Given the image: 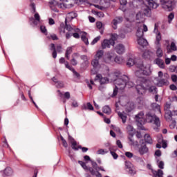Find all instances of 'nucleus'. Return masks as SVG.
<instances>
[{"mask_svg":"<svg viewBox=\"0 0 177 177\" xmlns=\"http://www.w3.org/2000/svg\"><path fill=\"white\" fill-rule=\"evenodd\" d=\"M150 82L147 80L145 82H141L136 86V89L138 95H145L146 91H148L149 93H153V95H157L158 91L156 86H150Z\"/></svg>","mask_w":177,"mask_h":177,"instance_id":"obj_1","label":"nucleus"},{"mask_svg":"<svg viewBox=\"0 0 177 177\" xmlns=\"http://www.w3.org/2000/svg\"><path fill=\"white\" fill-rule=\"evenodd\" d=\"M139 70L136 71V75L138 78V81L140 82H146L147 79L143 75L149 76L151 74V70L150 69V65L145 66L143 64H141L138 66Z\"/></svg>","mask_w":177,"mask_h":177,"instance_id":"obj_2","label":"nucleus"},{"mask_svg":"<svg viewBox=\"0 0 177 177\" xmlns=\"http://www.w3.org/2000/svg\"><path fill=\"white\" fill-rule=\"evenodd\" d=\"M111 77H113V79H110L111 81H113L115 85L116 86V88H119L120 91H122V89H125V87H127V82L129 80V77L124 75L121 76L120 77H118V73H114L111 75Z\"/></svg>","mask_w":177,"mask_h":177,"instance_id":"obj_3","label":"nucleus"},{"mask_svg":"<svg viewBox=\"0 0 177 177\" xmlns=\"http://www.w3.org/2000/svg\"><path fill=\"white\" fill-rule=\"evenodd\" d=\"M104 51L103 50H99L97 51L94 59L91 62V64L94 68H100V61L103 59Z\"/></svg>","mask_w":177,"mask_h":177,"instance_id":"obj_4","label":"nucleus"},{"mask_svg":"<svg viewBox=\"0 0 177 177\" xmlns=\"http://www.w3.org/2000/svg\"><path fill=\"white\" fill-rule=\"evenodd\" d=\"M146 1L147 2V5L149 6H147L144 9V15L148 17H150V16H151V9H157V8H158V4H157V3L154 2L153 0H146Z\"/></svg>","mask_w":177,"mask_h":177,"instance_id":"obj_5","label":"nucleus"},{"mask_svg":"<svg viewBox=\"0 0 177 177\" xmlns=\"http://www.w3.org/2000/svg\"><path fill=\"white\" fill-rule=\"evenodd\" d=\"M115 37H117V35H112V37L111 39H104L103 42L101 44V46L102 49H106V48H110V46H114L115 44Z\"/></svg>","mask_w":177,"mask_h":177,"instance_id":"obj_6","label":"nucleus"},{"mask_svg":"<svg viewBox=\"0 0 177 177\" xmlns=\"http://www.w3.org/2000/svg\"><path fill=\"white\" fill-rule=\"evenodd\" d=\"M162 8L167 12H172L174 10V1L168 0H160Z\"/></svg>","mask_w":177,"mask_h":177,"instance_id":"obj_7","label":"nucleus"},{"mask_svg":"<svg viewBox=\"0 0 177 177\" xmlns=\"http://www.w3.org/2000/svg\"><path fill=\"white\" fill-rule=\"evenodd\" d=\"M140 146L138 148V153H140V156H143L147 153H149V148L146 146V142H145V140H140Z\"/></svg>","mask_w":177,"mask_h":177,"instance_id":"obj_8","label":"nucleus"},{"mask_svg":"<svg viewBox=\"0 0 177 177\" xmlns=\"http://www.w3.org/2000/svg\"><path fill=\"white\" fill-rule=\"evenodd\" d=\"M123 21H124V17H116L114 19H113L112 27H113V30H117L118 24H121V22Z\"/></svg>","mask_w":177,"mask_h":177,"instance_id":"obj_9","label":"nucleus"},{"mask_svg":"<svg viewBox=\"0 0 177 177\" xmlns=\"http://www.w3.org/2000/svg\"><path fill=\"white\" fill-rule=\"evenodd\" d=\"M172 115H174L172 114V111H165V118L166 120V121H167L168 122H170V121H172V124H176V120H172Z\"/></svg>","mask_w":177,"mask_h":177,"instance_id":"obj_10","label":"nucleus"},{"mask_svg":"<svg viewBox=\"0 0 177 177\" xmlns=\"http://www.w3.org/2000/svg\"><path fill=\"white\" fill-rule=\"evenodd\" d=\"M95 81H97V80H100V85H104V84L109 83V78L107 77H102V75L98 74L95 77Z\"/></svg>","mask_w":177,"mask_h":177,"instance_id":"obj_11","label":"nucleus"},{"mask_svg":"<svg viewBox=\"0 0 177 177\" xmlns=\"http://www.w3.org/2000/svg\"><path fill=\"white\" fill-rule=\"evenodd\" d=\"M65 28L68 32H80V28H74L71 26V25L68 24V22L67 21V19H65Z\"/></svg>","mask_w":177,"mask_h":177,"instance_id":"obj_12","label":"nucleus"},{"mask_svg":"<svg viewBox=\"0 0 177 177\" xmlns=\"http://www.w3.org/2000/svg\"><path fill=\"white\" fill-rule=\"evenodd\" d=\"M115 49L118 55H122L125 52V46L121 44L116 45Z\"/></svg>","mask_w":177,"mask_h":177,"instance_id":"obj_13","label":"nucleus"},{"mask_svg":"<svg viewBox=\"0 0 177 177\" xmlns=\"http://www.w3.org/2000/svg\"><path fill=\"white\" fill-rule=\"evenodd\" d=\"M157 115L154 113H151V112H149L146 114V121L147 122L151 123L154 120V118H156Z\"/></svg>","mask_w":177,"mask_h":177,"instance_id":"obj_14","label":"nucleus"},{"mask_svg":"<svg viewBox=\"0 0 177 177\" xmlns=\"http://www.w3.org/2000/svg\"><path fill=\"white\" fill-rule=\"evenodd\" d=\"M12 175H13V169H12V168L8 167L4 169L3 174V177L12 176Z\"/></svg>","mask_w":177,"mask_h":177,"instance_id":"obj_15","label":"nucleus"},{"mask_svg":"<svg viewBox=\"0 0 177 177\" xmlns=\"http://www.w3.org/2000/svg\"><path fill=\"white\" fill-rule=\"evenodd\" d=\"M50 50H53L52 56L53 59H56V57H57V51H56V46H55V44L52 43L50 44Z\"/></svg>","mask_w":177,"mask_h":177,"instance_id":"obj_16","label":"nucleus"},{"mask_svg":"<svg viewBox=\"0 0 177 177\" xmlns=\"http://www.w3.org/2000/svg\"><path fill=\"white\" fill-rule=\"evenodd\" d=\"M137 41L138 44L142 48H145V46H147V45H149V42H147V40H146V39H144V37L138 39Z\"/></svg>","mask_w":177,"mask_h":177,"instance_id":"obj_17","label":"nucleus"},{"mask_svg":"<svg viewBox=\"0 0 177 177\" xmlns=\"http://www.w3.org/2000/svg\"><path fill=\"white\" fill-rule=\"evenodd\" d=\"M154 62L156 64L160 67V68H164V67H165V63L162 61V59L156 58Z\"/></svg>","mask_w":177,"mask_h":177,"instance_id":"obj_18","label":"nucleus"},{"mask_svg":"<svg viewBox=\"0 0 177 177\" xmlns=\"http://www.w3.org/2000/svg\"><path fill=\"white\" fill-rule=\"evenodd\" d=\"M143 115H145V113L143 112H140L138 114L136 115V120L140 125H142V122H140L143 118Z\"/></svg>","mask_w":177,"mask_h":177,"instance_id":"obj_19","label":"nucleus"},{"mask_svg":"<svg viewBox=\"0 0 177 177\" xmlns=\"http://www.w3.org/2000/svg\"><path fill=\"white\" fill-rule=\"evenodd\" d=\"M66 3H64L63 5L65 8H70V6H74V3H75V0H64Z\"/></svg>","mask_w":177,"mask_h":177,"instance_id":"obj_20","label":"nucleus"},{"mask_svg":"<svg viewBox=\"0 0 177 177\" xmlns=\"http://www.w3.org/2000/svg\"><path fill=\"white\" fill-rule=\"evenodd\" d=\"M77 16H78V15L76 14L75 12H71L68 13L66 19V21L67 20H73V19H75V17H77Z\"/></svg>","mask_w":177,"mask_h":177,"instance_id":"obj_21","label":"nucleus"},{"mask_svg":"<svg viewBox=\"0 0 177 177\" xmlns=\"http://www.w3.org/2000/svg\"><path fill=\"white\" fill-rule=\"evenodd\" d=\"M82 110H90V111H93L94 108L93 106L92 105V104H91V102H87L86 105L84 104L82 106Z\"/></svg>","mask_w":177,"mask_h":177,"instance_id":"obj_22","label":"nucleus"},{"mask_svg":"<svg viewBox=\"0 0 177 177\" xmlns=\"http://www.w3.org/2000/svg\"><path fill=\"white\" fill-rule=\"evenodd\" d=\"M158 86H164V85H169V82L167 79H161L158 82Z\"/></svg>","mask_w":177,"mask_h":177,"instance_id":"obj_23","label":"nucleus"},{"mask_svg":"<svg viewBox=\"0 0 177 177\" xmlns=\"http://www.w3.org/2000/svg\"><path fill=\"white\" fill-rule=\"evenodd\" d=\"M118 115L121 118L123 124L127 122V114L124 112H118Z\"/></svg>","mask_w":177,"mask_h":177,"instance_id":"obj_24","label":"nucleus"},{"mask_svg":"<svg viewBox=\"0 0 177 177\" xmlns=\"http://www.w3.org/2000/svg\"><path fill=\"white\" fill-rule=\"evenodd\" d=\"M145 33L143 32V30L141 28H138L136 32V37L138 39H140V38H143Z\"/></svg>","mask_w":177,"mask_h":177,"instance_id":"obj_25","label":"nucleus"},{"mask_svg":"<svg viewBox=\"0 0 177 177\" xmlns=\"http://www.w3.org/2000/svg\"><path fill=\"white\" fill-rule=\"evenodd\" d=\"M131 137H129V140L131 142V146H139V142L133 140V133H130Z\"/></svg>","mask_w":177,"mask_h":177,"instance_id":"obj_26","label":"nucleus"},{"mask_svg":"<svg viewBox=\"0 0 177 177\" xmlns=\"http://www.w3.org/2000/svg\"><path fill=\"white\" fill-rule=\"evenodd\" d=\"M152 172L154 177H162V175H164V172L161 169H158V171H153Z\"/></svg>","mask_w":177,"mask_h":177,"instance_id":"obj_27","label":"nucleus"},{"mask_svg":"<svg viewBox=\"0 0 177 177\" xmlns=\"http://www.w3.org/2000/svg\"><path fill=\"white\" fill-rule=\"evenodd\" d=\"M145 143H149V145H151L153 143V140L151 139V137L149 134L145 135Z\"/></svg>","mask_w":177,"mask_h":177,"instance_id":"obj_28","label":"nucleus"},{"mask_svg":"<svg viewBox=\"0 0 177 177\" xmlns=\"http://www.w3.org/2000/svg\"><path fill=\"white\" fill-rule=\"evenodd\" d=\"M73 53V48L68 47L65 53V57L68 60H70V55Z\"/></svg>","mask_w":177,"mask_h":177,"instance_id":"obj_29","label":"nucleus"},{"mask_svg":"<svg viewBox=\"0 0 177 177\" xmlns=\"http://www.w3.org/2000/svg\"><path fill=\"white\" fill-rule=\"evenodd\" d=\"M153 121L156 127H157L158 128H160V127H161V121L160 120V118L156 116Z\"/></svg>","mask_w":177,"mask_h":177,"instance_id":"obj_30","label":"nucleus"},{"mask_svg":"<svg viewBox=\"0 0 177 177\" xmlns=\"http://www.w3.org/2000/svg\"><path fill=\"white\" fill-rule=\"evenodd\" d=\"M81 39L83 41V42H84L85 45H89V41L86 37V32H84V34L81 36Z\"/></svg>","mask_w":177,"mask_h":177,"instance_id":"obj_31","label":"nucleus"},{"mask_svg":"<svg viewBox=\"0 0 177 177\" xmlns=\"http://www.w3.org/2000/svg\"><path fill=\"white\" fill-rule=\"evenodd\" d=\"M102 111H103V113H104L105 114H108V115H110V114H111V109H110V106H104V107H103V109H102Z\"/></svg>","mask_w":177,"mask_h":177,"instance_id":"obj_32","label":"nucleus"},{"mask_svg":"<svg viewBox=\"0 0 177 177\" xmlns=\"http://www.w3.org/2000/svg\"><path fill=\"white\" fill-rule=\"evenodd\" d=\"M80 59H82V60H84L82 64V66H88V64H89V62H88V57L86 55L80 56Z\"/></svg>","mask_w":177,"mask_h":177,"instance_id":"obj_33","label":"nucleus"},{"mask_svg":"<svg viewBox=\"0 0 177 177\" xmlns=\"http://www.w3.org/2000/svg\"><path fill=\"white\" fill-rule=\"evenodd\" d=\"M115 63H118V64H122V63H124V57H121V56H117L115 58Z\"/></svg>","mask_w":177,"mask_h":177,"instance_id":"obj_34","label":"nucleus"},{"mask_svg":"<svg viewBox=\"0 0 177 177\" xmlns=\"http://www.w3.org/2000/svg\"><path fill=\"white\" fill-rule=\"evenodd\" d=\"M151 109H153V110H158L159 111V113H161V108L160 106V105H158L157 103H152L151 104Z\"/></svg>","mask_w":177,"mask_h":177,"instance_id":"obj_35","label":"nucleus"},{"mask_svg":"<svg viewBox=\"0 0 177 177\" xmlns=\"http://www.w3.org/2000/svg\"><path fill=\"white\" fill-rule=\"evenodd\" d=\"M59 34H66V26H64V24L62 23L59 28Z\"/></svg>","mask_w":177,"mask_h":177,"instance_id":"obj_36","label":"nucleus"},{"mask_svg":"<svg viewBox=\"0 0 177 177\" xmlns=\"http://www.w3.org/2000/svg\"><path fill=\"white\" fill-rule=\"evenodd\" d=\"M74 56H77V53H74L72 55V59L71 60V63L72 66H77V64H78V62L77 61V59H75Z\"/></svg>","mask_w":177,"mask_h":177,"instance_id":"obj_37","label":"nucleus"},{"mask_svg":"<svg viewBox=\"0 0 177 177\" xmlns=\"http://www.w3.org/2000/svg\"><path fill=\"white\" fill-rule=\"evenodd\" d=\"M175 17V13L174 12H171L168 17H167V19H168V23L169 24H171V23H172V20H174V18Z\"/></svg>","mask_w":177,"mask_h":177,"instance_id":"obj_38","label":"nucleus"},{"mask_svg":"<svg viewBox=\"0 0 177 177\" xmlns=\"http://www.w3.org/2000/svg\"><path fill=\"white\" fill-rule=\"evenodd\" d=\"M135 86V83H133V82L131 81H129V80L128 81L126 82V86L127 88H133V86Z\"/></svg>","mask_w":177,"mask_h":177,"instance_id":"obj_39","label":"nucleus"},{"mask_svg":"<svg viewBox=\"0 0 177 177\" xmlns=\"http://www.w3.org/2000/svg\"><path fill=\"white\" fill-rule=\"evenodd\" d=\"M135 64V59L130 58L128 59L127 62V65L129 66V67H132V66H134Z\"/></svg>","mask_w":177,"mask_h":177,"instance_id":"obj_40","label":"nucleus"},{"mask_svg":"<svg viewBox=\"0 0 177 177\" xmlns=\"http://www.w3.org/2000/svg\"><path fill=\"white\" fill-rule=\"evenodd\" d=\"M163 55L164 54L162 53V50H161L160 48H158L156 50V56L158 57H162Z\"/></svg>","mask_w":177,"mask_h":177,"instance_id":"obj_41","label":"nucleus"},{"mask_svg":"<svg viewBox=\"0 0 177 177\" xmlns=\"http://www.w3.org/2000/svg\"><path fill=\"white\" fill-rule=\"evenodd\" d=\"M160 41H161V33L158 32V34L156 35V45L160 44Z\"/></svg>","mask_w":177,"mask_h":177,"instance_id":"obj_42","label":"nucleus"},{"mask_svg":"<svg viewBox=\"0 0 177 177\" xmlns=\"http://www.w3.org/2000/svg\"><path fill=\"white\" fill-rule=\"evenodd\" d=\"M100 38H102V37L100 36H97V37H95L91 43V45H95V44H97V42H99V41H100Z\"/></svg>","mask_w":177,"mask_h":177,"instance_id":"obj_43","label":"nucleus"},{"mask_svg":"<svg viewBox=\"0 0 177 177\" xmlns=\"http://www.w3.org/2000/svg\"><path fill=\"white\" fill-rule=\"evenodd\" d=\"M87 171H89L90 174L93 176H95L96 171L95 169H93L92 167H87L86 169Z\"/></svg>","mask_w":177,"mask_h":177,"instance_id":"obj_44","label":"nucleus"},{"mask_svg":"<svg viewBox=\"0 0 177 177\" xmlns=\"http://www.w3.org/2000/svg\"><path fill=\"white\" fill-rule=\"evenodd\" d=\"M170 49L174 51L177 50L176 44H175V42L172 41L170 45Z\"/></svg>","mask_w":177,"mask_h":177,"instance_id":"obj_45","label":"nucleus"},{"mask_svg":"<svg viewBox=\"0 0 177 177\" xmlns=\"http://www.w3.org/2000/svg\"><path fill=\"white\" fill-rule=\"evenodd\" d=\"M169 109H171V104H169L168 102H167V103L165 104L164 110H165V111H171L169 110Z\"/></svg>","mask_w":177,"mask_h":177,"instance_id":"obj_46","label":"nucleus"},{"mask_svg":"<svg viewBox=\"0 0 177 177\" xmlns=\"http://www.w3.org/2000/svg\"><path fill=\"white\" fill-rule=\"evenodd\" d=\"M71 143L72 145V149L73 150H75L76 151H78V149H80V148L76 147L77 146V141H73V142H72Z\"/></svg>","mask_w":177,"mask_h":177,"instance_id":"obj_47","label":"nucleus"},{"mask_svg":"<svg viewBox=\"0 0 177 177\" xmlns=\"http://www.w3.org/2000/svg\"><path fill=\"white\" fill-rule=\"evenodd\" d=\"M118 89H120V88H117V86H115V88L113 89L112 97H115V96H117V95L118 94Z\"/></svg>","mask_w":177,"mask_h":177,"instance_id":"obj_48","label":"nucleus"},{"mask_svg":"<svg viewBox=\"0 0 177 177\" xmlns=\"http://www.w3.org/2000/svg\"><path fill=\"white\" fill-rule=\"evenodd\" d=\"M78 163L81 165V167H82V168H84V169H88V166H86V164L85 163V162H82L81 160H79Z\"/></svg>","mask_w":177,"mask_h":177,"instance_id":"obj_49","label":"nucleus"},{"mask_svg":"<svg viewBox=\"0 0 177 177\" xmlns=\"http://www.w3.org/2000/svg\"><path fill=\"white\" fill-rule=\"evenodd\" d=\"M40 30L43 34H46H46H48V30H46V27H45L44 26H40Z\"/></svg>","mask_w":177,"mask_h":177,"instance_id":"obj_50","label":"nucleus"},{"mask_svg":"<svg viewBox=\"0 0 177 177\" xmlns=\"http://www.w3.org/2000/svg\"><path fill=\"white\" fill-rule=\"evenodd\" d=\"M91 165L93 168H94V169H95V171H97V168H99V167H97V163H96V162L93 161V160H91Z\"/></svg>","mask_w":177,"mask_h":177,"instance_id":"obj_51","label":"nucleus"},{"mask_svg":"<svg viewBox=\"0 0 177 177\" xmlns=\"http://www.w3.org/2000/svg\"><path fill=\"white\" fill-rule=\"evenodd\" d=\"M110 153L112 156V157H113L114 160H117L118 158V154H117V153L110 150Z\"/></svg>","mask_w":177,"mask_h":177,"instance_id":"obj_52","label":"nucleus"},{"mask_svg":"<svg viewBox=\"0 0 177 177\" xmlns=\"http://www.w3.org/2000/svg\"><path fill=\"white\" fill-rule=\"evenodd\" d=\"M57 84V88H64V83L63 82L58 81Z\"/></svg>","mask_w":177,"mask_h":177,"instance_id":"obj_53","label":"nucleus"},{"mask_svg":"<svg viewBox=\"0 0 177 177\" xmlns=\"http://www.w3.org/2000/svg\"><path fill=\"white\" fill-rule=\"evenodd\" d=\"M35 17V20H36V21H41V17L39 16V14H38V12H36L34 15Z\"/></svg>","mask_w":177,"mask_h":177,"instance_id":"obj_54","label":"nucleus"},{"mask_svg":"<svg viewBox=\"0 0 177 177\" xmlns=\"http://www.w3.org/2000/svg\"><path fill=\"white\" fill-rule=\"evenodd\" d=\"M143 17V15L142 12H139L138 13L136 14V20H140Z\"/></svg>","mask_w":177,"mask_h":177,"instance_id":"obj_55","label":"nucleus"},{"mask_svg":"<svg viewBox=\"0 0 177 177\" xmlns=\"http://www.w3.org/2000/svg\"><path fill=\"white\" fill-rule=\"evenodd\" d=\"M125 167H126V168H127V169H129L132 168V163H131V162L126 161Z\"/></svg>","mask_w":177,"mask_h":177,"instance_id":"obj_56","label":"nucleus"},{"mask_svg":"<svg viewBox=\"0 0 177 177\" xmlns=\"http://www.w3.org/2000/svg\"><path fill=\"white\" fill-rule=\"evenodd\" d=\"M136 102L138 103V104H143V97H138L136 100Z\"/></svg>","mask_w":177,"mask_h":177,"instance_id":"obj_57","label":"nucleus"},{"mask_svg":"<svg viewBox=\"0 0 177 177\" xmlns=\"http://www.w3.org/2000/svg\"><path fill=\"white\" fill-rule=\"evenodd\" d=\"M71 37H73V32L68 31V32H66V39H70V38H71Z\"/></svg>","mask_w":177,"mask_h":177,"instance_id":"obj_58","label":"nucleus"},{"mask_svg":"<svg viewBox=\"0 0 177 177\" xmlns=\"http://www.w3.org/2000/svg\"><path fill=\"white\" fill-rule=\"evenodd\" d=\"M72 36L74 37V38H76L77 39H80V34H78V32L73 31Z\"/></svg>","mask_w":177,"mask_h":177,"instance_id":"obj_59","label":"nucleus"},{"mask_svg":"<svg viewBox=\"0 0 177 177\" xmlns=\"http://www.w3.org/2000/svg\"><path fill=\"white\" fill-rule=\"evenodd\" d=\"M78 149H81V150L82 151L83 153H86V151H88V149L86 147H83L81 145L78 146Z\"/></svg>","mask_w":177,"mask_h":177,"instance_id":"obj_60","label":"nucleus"},{"mask_svg":"<svg viewBox=\"0 0 177 177\" xmlns=\"http://www.w3.org/2000/svg\"><path fill=\"white\" fill-rule=\"evenodd\" d=\"M97 68H93V69H91V74L92 75H95L97 74Z\"/></svg>","mask_w":177,"mask_h":177,"instance_id":"obj_61","label":"nucleus"},{"mask_svg":"<svg viewBox=\"0 0 177 177\" xmlns=\"http://www.w3.org/2000/svg\"><path fill=\"white\" fill-rule=\"evenodd\" d=\"M127 129L128 132H133V127H132V125H131V124H129L127 127Z\"/></svg>","mask_w":177,"mask_h":177,"instance_id":"obj_62","label":"nucleus"},{"mask_svg":"<svg viewBox=\"0 0 177 177\" xmlns=\"http://www.w3.org/2000/svg\"><path fill=\"white\" fill-rule=\"evenodd\" d=\"M125 156L128 158H132V157H133V153H132L131 152H126Z\"/></svg>","mask_w":177,"mask_h":177,"instance_id":"obj_63","label":"nucleus"},{"mask_svg":"<svg viewBox=\"0 0 177 177\" xmlns=\"http://www.w3.org/2000/svg\"><path fill=\"white\" fill-rule=\"evenodd\" d=\"M55 49H56V52H58V53H61L62 49V45L59 44V45L57 46Z\"/></svg>","mask_w":177,"mask_h":177,"instance_id":"obj_64","label":"nucleus"}]
</instances>
